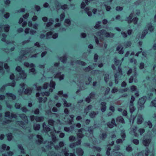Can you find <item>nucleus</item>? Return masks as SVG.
Here are the masks:
<instances>
[{"instance_id": "nucleus-1", "label": "nucleus", "mask_w": 156, "mask_h": 156, "mask_svg": "<svg viewBox=\"0 0 156 156\" xmlns=\"http://www.w3.org/2000/svg\"><path fill=\"white\" fill-rule=\"evenodd\" d=\"M147 98V97L145 96H143L140 98L139 101V105L140 107H142L144 106Z\"/></svg>"}, {"instance_id": "nucleus-2", "label": "nucleus", "mask_w": 156, "mask_h": 156, "mask_svg": "<svg viewBox=\"0 0 156 156\" xmlns=\"http://www.w3.org/2000/svg\"><path fill=\"white\" fill-rule=\"evenodd\" d=\"M10 79L11 80H13L12 82L10 83L6 84L5 85V86H10L12 87L15 86L16 82L14 80L15 78V76L13 74H12L10 76Z\"/></svg>"}, {"instance_id": "nucleus-3", "label": "nucleus", "mask_w": 156, "mask_h": 156, "mask_svg": "<svg viewBox=\"0 0 156 156\" xmlns=\"http://www.w3.org/2000/svg\"><path fill=\"white\" fill-rule=\"evenodd\" d=\"M81 143V140L80 139H78L76 142L73 143L69 145V147L73 148L76 146H78L80 145Z\"/></svg>"}, {"instance_id": "nucleus-4", "label": "nucleus", "mask_w": 156, "mask_h": 156, "mask_svg": "<svg viewBox=\"0 0 156 156\" xmlns=\"http://www.w3.org/2000/svg\"><path fill=\"white\" fill-rule=\"evenodd\" d=\"M101 33L102 34L106 37H110L111 34L113 35L112 34L108 32L106 30L104 29L101 30Z\"/></svg>"}, {"instance_id": "nucleus-5", "label": "nucleus", "mask_w": 156, "mask_h": 156, "mask_svg": "<svg viewBox=\"0 0 156 156\" xmlns=\"http://www.w3.org/2000/svg\"><path fill=\"white\" fill-rule=\"evenodd\" d=\"M46 35L47 37H48L49 36H52V38L54 39H56L58 36V33H55L54 34H53V32L51 31H50L47 33Z\"/></svg>"}, {"instance_id": "nucleus-6", "label": "nucleus", "mask_w": 156, "mask_h": 156, "mask_svg": "<svg viewBox=\"0 0 156 156\" xmlns=\"http://www.w3.org/2000/svg\"><path fill=\"white\" fill-rule=\"evenodd\" d=\"M83 153V151L81 148L79 147L76 148V153L78 156H82Z\"/></svg>"}, {"instance_id": "nucleus-7", "label": "nucleus", "mask_w": 156, "mask_h": 156, "mask_svg": "<svg viewBox=\"0 0 156 156\" xmlns=\"http://www.w3.org/2000/svg\"><path fill=\"white\" fill-rule=\"evenodd\" d=\"M151 142L150 139H146L143 140L142 143L143 145L146 147H148Z\"/></svg>"}, {"instance_id": "nucleus-8", "label": "nucleus", "mask_w": 156, "mask_h": 156, "mask_svg": "<svg viewBox=\"0 0 156 156\" xmlns=\"http://www.w3.org/2000/svg\"><path fill=\"white\" fill-rule=\"evenodd\" d=\"M37 137L38 139L36 140V142L40 144H42L43 141V139L41 135H37L36 136Z\"/></svg>"}, {"instance_id": "nucleus-9", "label": "nucleus", "mask_w": 156, "mask_h": 156, "mask_svg": "<svg viewBox=\"0 0 156 156\" xmlns=\"http://www.w3.org/2000/svg\"><path fill=\"white\" fill-rule=\"evenodd\" d=\"M101 110L102 112H104L106 109V103L105 102H102L101 103Z\"/></svg>"}, {"instance_id": "nucleus-10", "label": "nucleus", "mask_w": 156, "mask_h": 156, "mask_svg": "<svg viewBox=\"0 0 156 156\" xmlns=\"http://www.w3.org/2000/svg\"><path fill=\"white\" fill-rule=\"evenodd\" d=\"M78 132L79 133L77 134V136L78 138V139H80L83 136V135L82 133V129H80L78 130Z\"/></svg>"}, {"instance_id": "nucleus-11", "label": "nucleus", "mask_w": 156, "mask_h": 156, "mask_svg": "<svg viewBox=\"0 0 156 156\" xmlns=\"http://www.w3.org/2000/svg\"><path fill=\"white\" fill-rule=\"evenodd\" d=\"M147 33L148 30H144L142 32L141 35L140 37L141 39H144Z\"/></svg>"}, {"instance_id": "nucleus-12", "label": "nucleus", "mask_w": 156, "mask_h": 156, "mask_svg": "<svg viewBox=\"0 0 156 156\" xmlns=\"http://www.w3.org/2000/svg\"><path fill=\"white\" fill-rule=\"evenodd\" d=\"M90 9L89 7H86L84 9V11L87 13V14L89 16H91L92 15V13L91 11H89Z\"/></svg>"}, {"instance_id": "nucleus-13", "label": "nucleus", "mask_w": 156, "mask_h": 156, "mask_svg": "<svg viewBox=\"0 0 156 156\" xmlns=\"http://www.w3.org/2000/svg\"><path fill=\"white\" fill-rule=\"evenodd\" d=\"M24 65L26 67L30 68L35 67V65L33 63L29 64L28 62H25L24 63Z\"/></svg>"}, {"instance_id": "nucleus-14", "label": "nucleus", "mask_w": 156, "mask_h": 156, "mask_svg": "<svg viewBox=\"0 0 156 156\" xmlns=\"http://www.w3.org/2000/svg\"><path fill=\"white\" fill-rule=\"evenodd\" d=\"M147 27L148 30L151 32H152L154 29V27L152 25L151 23V22L148 23Z\"/></svg>"}, {"instance_id": "nucleus-15", "label": "nucleus", "mask_w": 156, "mask_h": 156, "mask_svg": "<svg viewBox=\"0 0 156 156\" xmlns=\"http://www.w3.org/2000/svg\"><path fill=\"white\" fill-rule=\"evenodd\" d=\"M94 68L92 65H90L85 68L84 69V71L86 72H89L91 71Z\"/></svg>"}, {"instance_id": "nucleus-16", "label": "nucleus", "mask_w": 156, "mask_h": 156, "mask_svg": "<svg viewBox=\"0 0 156 156\" xmlns=\"http://www.w3.org/2000/svg\"><path fill=\"white\" fill-rule=\"evenodd\" d=\"M85 2H82L80 4V7L82 9H84L85 8L86 4H87L88 2H89L88 0H85Z\"/></svg>"}, {"instance_id": "nucleus-17", "label": "nucleus", "mask_w": 156, "mask_h": 156, "mask_svg": "<svg viewBox=\"0 0 156 156\" xmlns=\"http://www.w3.org/2000/svg\"><path fill=\"white\" fill-rule=\"evenodd\" d=\"M135 98L133 95H132L130 101V106H133L134 105V102L135 100Z\"/></svg>"}, {"instance_id": "nucleus-18", "label": "nucleus", "mask_w": 156, "mask_h": 156, "mask_svg": "<svg viewBox=\"0 0 156 156\" xmlns=\"http://www.w3.org/2000/svg\"><path fill=\"white\" fill-rule=\"evenodd\" d=\"M6 136L8 140L9 141H11L13 137L12 133H11L7 134Z\"/></svg>"}, {"instance_id": "nucleus-19", "label": "nucleus", "mask_w": 156, "mask_h": 156, "mask_svg": "<svg viewBox=\"0 0 156 156\" xmlns=\"http://www.w3.org/2000/svg\"><path fill=\"white\" fill-rule=\"evenodd\" d=\"M6 95L7 97H11L13 100H15L16 99V96L12 93H7Z\"/></svg>"}, {"instance_id": "nucleus-20", "label": "nucleus", "mask_w": 156, "mask_h": 156, "mask_svg": "<svg viewBox=\"0 0 156 156\" xmlns=\"http://www.w3.org/2000/svg\"><path fill=\"white\" fill-rule=\"evenodd\" d=\"M122 139L124 140L126 137V134L125 131L124 130H121L120 133Z\"/></svg>"}, {"instance_id": "nucleus-21", "label": "nucleus", "mask_w": 156, "mask_h": 156, "mask_svg": "<svg viewBox=\"0 0 156 156\" xmlns=\"http://www.w3.org/2000/svg\"><path fill=\"white\" fill-rule=\"evenodd\" d=\"M143 118L142 116L137 119V123L138 124H140L142 123L143 120Z\"/></svg>"}, {"instance_id": "nucleus-22", "label": "nucleus", "mask_w": 156, "mask_h": 156, "mask_svg": "<svg viewBox=\"0 0 156 156\" xmlns=\"http://www.w3.org/2000/svg\"><path fill=\"white\" fill-rule=\"evenodd\" d=\"M2 148L4 150H6L9 151L10 149V147L9 146H7L6 144H3L2 145Z\"/></svg>"}, {"instance_id": "nucleus-23", "label": "nucleus", "mask_w": 156, "mask_h": 156, "mask_svg": "<svg viewBox=\"0 0 156 156\" xmlns=\"http://www.w3.org/2000/svg\"><path fill=\"white\" fill-rule=\"evenodd\" d=\"M60 60L63 63H65L67 60V58L66 56H63L60 58Z\"/></svg>"}, {"instance_id": "nucleus-24", "label": "nucleus", "mask_w": 156, "mask_h": 156, "mask_svg": "<svg viewBox=\"0 0 156 156\" xmlns=\"http://www.w3.org/2000/svg\"><path fill=\"white\" fill-rule=\"evenodd\" d=\"M20 117L22 119H23L25 122L28 121L27 117L25 114H21Z\"/></svg>"}, {"instance_id": "nucleus-25", "label": "nucleus", "mask_w": 156, "mask_h": 156, "mask_svg": "<svg viewBox=\"0 0 156 156\" xmlns=\"http://www.w3.org/2000/svg\"><path fill=\"white\" fill-rule=\"evenodd\" d=\"M133 15L132 13L130 14L129 16L126 18L127 20L129 23H130L131 22V20L132 19Z\"/></svg>"}, {"instance_id": "nucleus-26", "label": "nucleus", "mask_w": 156, "mask_h": 156, "mask_svg": "<svg viewBox=\"0 0 156 156\" xmlns=\"http://www.w3.org/2000/svg\"><path fill=\"white\" fill-rule=\"evenodd\" d=\"M76 62L82 66H85L86 64L85 62L83 61H81L80 60H76Z\"/></svg>"}, {"instance_id": "nucleus-27", "label": "nucleus", "mask_w": 156, "mask_h": 156, "mask_svg": "<svg viewBox=\"0 0 156 156\" xmlns=\"http://www.w3.org/2000/svg\"><path fill=\"white\" fill-rule=\"evenodd\" d=\"M55 82L53 81L52 80H51L50 82L49 86L50 87L52 88H54L55 86Z\"/></svg>"}, {"instance_id": "nucleus-28", "label": "nucleus", "mask_w": 156, "mask_h": 156, "mask_svg": "<svg viewBox=\"0 0 156 156\" xmlns=\"http://www.w3.org/2000/svg\"><path fill=\"white\" fill-rule=\"evenodd\" d=\"M34 129L35 130H39L40 128V125L39 124L34 125L33 126Z\"/></svg>"}, {"instance_id": "nucleus-29", "label": "nucleus", "mask_w": 156, "mask_h": 156, "mask_svg": "<svg viewBox=\"0 0 156 156\" xmlns=\"http://www.w3.org/2000/svg\"><path fill=\"white\" fill-rule=\"evenodd\" d=\"M32 92V89L31 88H30L26 89L24 91V93L26 94H28L29 93L30 94Z\"/></svg>"}, {"instance_id": "nucleus-30", "label": "nucleus", "mask_w": 156, "mask_h": 156, "mask_svg": "<svg viewBox=\"0 0 156 156\" xmlns=\"http://www.w3.org/2000/svg\"><path fill=\"white\" fill-rule=\"evenodd\" d=\"M44 119V117L43 116H35V120L37 122H41Z\"/></svg>"}, {"instance_id": "nucleus-31", "label": "nucleus", "mask_w": 156, "mask_h": 156, "mask_svg": "<svg viewBox=\"0 0 156 156\" xmlns=\"http://www.w3.org/2000/svg\"><path fill=\"white\" fill-rule=\"evenodd\" d=\"M98 114V111H96V112H94V111H93L92 112H91L89 113V116L91 118H94L95 114Z\"/></svg>"}, {"instance_id": "nucleus-32", "label": "nucleus", "mask_w": 156, "mask_h": 156, "mask_svg": "<svg viewBox=\"0 0 156 156\" xmlns=\"http://www.w3.org/2000/svg\"><path fill=\"white\" fill-rule=\"evenodd\" d=\"M151 105L156 108V99L155 98L151 102Z\"/></svg>"}, {"instance_id": "nucleus-33", "label": "nucleus", "mask_w": 156, "mask_h": 156, "mask_svg": "<svg viewBox=\"0 0 156 156\" xmlns=\"http://www.w3.org/2000/svg\"><path fill=\"white\" fill-rule=\"evenodd\" d=\"M126 150L128 152H130L132 151L133 149L130 145H129L126 147Z\"/></svg>"}, {"instance_id": "nucleus-34", "label": "nucleus", "mask_w": 156, "mask_h": 156, "mask_svg": "<svg viewBox=\"0 0 156 156\" xmlns=\"http://www.w3.org/2000/svg\"><path fill=\"white\" fill-rule=\"evenodd\" d=\"M138 18L137 17H135L132 19L131 20L132 22H133V23L136 25L137 24L138 21Z\"/></svg>"}, {"instance_id": "nucleus-35", "label": "nucleus", "mask_w": 156, "mask_h": 156, "mask_svg": "<svg viewBox=\"0 0 156 156\" xmlns=\"http://www.w3.org/2000/svg\"><path fill=\"white\" fill-rule=\"evenodd\" d=\"M117 120L119 122L122 123H124V120L122 116H120L118 117L117 119Z\"/></svg>"}, {"instance_id": "nucleus-36", "label": "nucleus", "mask_w": 156, "mask_h": 156, "mask_svg": "<svg viewBox=\"0 0 156 156\" xmlns=\"http://www.w3.org/2000/svg\"><path fill=\"white\" fill-rule=\"evenodd\" d=\"M41 94L43 96H44V95L47 96H48L49 95L50 93L49 91H47L45 92H41Z\"/></svg>"}, {"instance_id": "nucleus-37", "label": "nucleus", "mask_w": 156, "mask_h": 156, "mask_svg": "<svg viewBox=\"0 0 156 156\" xmlns=\"http://www.w3.org/2000/svg\"><path fill=\"white\" fill-rule=\"evenodd\" d=\"M69 140L70 141L72 142L76 140V138L74 136L71 135L69 137Z\"/></svg>"}, {"instance_id": "nucleus-38", "label": "nucleus", "mask_w": 156, "mask_h": 156, "mask_svg": "<svg viewBox=\"0 0 156 156\" xmlns=\"http://www.w3.org/2000/svg\"><path fill=\"white\" fill-rule=\"evenodd\" d=\"M19 149L21 150V152L22 153H24V149L21 144H19L17 145Z\"/></svg>"}, {"instance_id": "nucleus-39", "label": "nucleus", "mask_w": 156, "mask_h": 156, "mask_svg": "<svg viewBox=\"0 0 156 156\" xmlns=\"http://www.w3.org/2000/svg\"><path fill=\"white\" fill-rule=\"evenodd\" d=\"M109 79V75L108 74H106L104 76V80L106 82H107Z\"/></svg>"}, {"instance_id": "nucleus-40", "label": "nucleus", "mask_w": 156, "mask_h": 156, "mask_svg": "<svg viewBox=\"0 0 156 156\" xmlns=\"http://www.w3.org/2000/svg\"><path fill=\"white\" fill-rule=\"evenodd\" d=\"M49 21H50V22H48L46 24V26L47 27H48L51 26L52 24V22L53 21V20L52 19H50L49 20Z\"/></svg>"}, {"instance_id": "nucleus-41", "label": "nucleus", "mask_w": 156, "mask_h": 156, "mask_svg": "<svg viewBox=\"0 0 156 156\" xmlns=\"http://www.w3.org/2000/svg\"><path fill=\"white\" fill-rule=\"evenodd\" d=\"M106 124L107 126L110 129H112L114 127L113 125L110 122H108Z\"/></svg>"}, {"instance_id": "nucleus-42", "label": "nucleus", "mask_w": 156, "mask_h": 156, "mask_svg": "<svg viewBox=\"0 0 156 156\" xmlns=\"http://www.w3.org/2000/svg\"><path fill=\"white\" fill-rule=\"evenodd\" d=\"M140 135H141L145 132V129L144 128H140L138 130Z\"/></svg>"}, {"instance_id": "nucleus-43", "label": "nucleus", "mask_w": 156, "mask_h": 156, "mask_svg": "<svg viewBox=\"0 0 156 156\" xmlns=\"http://www.w3.org/2000/svg\"><path fill=\"white\" fill-rule=\"evenodd\" d=\"M4 31L6 32H8L9 30V25H7L4 27Z\"/></svg>"}, {"instance_id": "nucleus-44", "label": "nucleus", "mask_w": 156, "mask_h": 156, "mask_svg": "<svg viewBox=\"0 0 156 156\" xmlns=\"http://www.w3.org/2000/svg\"><path fill=\"white\" fill-rule=\"evenodd\" d=\"M16 70L18 72H20L22 71L23 72V73L24 74L23 71L22 70L21 67L20 66H17L16 67Z\"/></svg>"}, {"instance_id": "nucleus-45", "label": "nucleus", "mask_w": 156, "mask_h": 156, "mask_svg": "<svg viewBox=\"0 0 156 156\" xmlns=\"http://www.w3.org/2000/svg\"><path fill=\"white\" fill-rule=\"evenodd\" d=\"M54 122V121L52 119H50L48 121V124L51 126H53Z\"/></svg>"}, {"instance_id": "nucleus-46", "label": "nucleus", "mask_w": 156, "mask_h": 156, "mask_svg": "<svg viewBox=\"0 0 156 156\" xmlns=\"http://www.w3.org/2000/svg\"><path fill=\"white\" fill-rule=\"evenodd\" d=\"M71 104L70 103H68L66 100H65L64 101V105L67 107H68L70 106Z\"/></svg>"}, {"instance_id": "nucleus-47", "label": "nucleus", "mask_w": 156, "mask_h": 156, "mask_svg": "<svg viewBox=\"0 0 156 156\" xmlns=\"http://www.w3.org/2000/svg\"><path fill=\"white\" fill-rule=\"evenodd\" d=\"M131 44V42L130 41H127L125 43V46L128 47H129Z\"/></svg>"}, {"instance_id": "nucleus-48", "label": "nucleus", "mask_w": 156, "mask_h": 156, "mask_svg": "<svg viewBox=\"0 0 156 156\" xmlns=\"http://www.w3.org/2000/svg\"><path fill=\"white\" fill-rule=\"evenodd\" d=\"M123 9V8L122 7L120 6H117L116 7L115 9L117 11H122Z\"/></svg>"}, {"instance_id": "nucleus-49", "label": "nucleus", "mask_w": 156, "mask_h": 156, "mask_svg": "<svg viewBox=\"0 0 156 156\" xmlns=\"http://www.w3.org/2000/svg\"><path fill=\"white\" fill-rule=\"evenodd\" d=\"M105 6V7L106 10L107 12L109 11L111 9V7L109 5H107L105 4L104 5Z\"/></svg>"}, {"instance_id": "nucleus-50", "label": "nucleus", "mask_w": 156, "mask_h": 156, "mask_svg": "<svg viewBox=\"0 0 156 156\" xmlns=\"http://www.w3.org/2000/svg\"><path fill=\"white\" fill-rule=\"evenodd\" d=\"M130 90L132 91H135L136 90L137 88L134 85H132L130 87Z\"/></svg>"}, {"instance_id": "nucleus-51", "label": "nucleus", "mask_w": 156, "mask_h": 156, "mask_svg": "<svg viewBox=\"0 0 156 156\" xmlns=\"http://www.w3.org/2000/svg\"><path fill=\"white\" fill-rule=\"evenodd\" d=\"M120 62V61L119 60L116 59V60L115 61V65L116 66H119L120 65V64L119 65Z\"/></svg>"}, {"instance_id": "nucleus-52", "label": "nucleus", "mask_w": 156, "mask_h": 156, "mask_svg": "<svg viewBox=\"0 0 156 156\" xmlns=\"http://www.w3.org/2000/svg\"><path fill=\"white\" fill-rule=\"evenodd\" d=\"M95 93L94 92H92L89 94V97L91 99H93L94 97Z\"/></svg>"}, {"instance_id": "nucleus-53", "label": "nucleus", "mask_w": 156, "mask_h": 156, "mask_svg": "<svg viewBox=\"0 0 156 156\" xmlns=\"http://www.w3.org/2000/svg\"><path fill=\"white\" fill-rule=\"evenodd\" d=\"M133 143L135 145H138L139 143V140L137 139H134L133 140Z\"/></svg>"}, {"instance_id": "nucleus-54", "label": "nucleus", "mask_w": 156, "mask_h": 156, "mask_svg": "<svg viewBox=\"0 0 156 156\" xmlns=\"http://www.w3.org/2000/svg\"><path fill=\"white\" fill-rule=\"evenodd\" d=\"M65 22L66 23L69 25L71 23V20L68 18L66 19L65 20Z\"/></svg>"}, {"instance_id": "nucleus-55", "label": "nucleus", "mask_w": 156, "mask_h": 156, "mask_svg": "<svg viewBox=\"0 0 156 156\" xmlns=\"http://www.w3.org/2000/svg\"><path fill=\"white\" fill-rule=\"evenodd\" d=\"M60 18L61 20H62L64 19L65 17V13L64 12L61 13L60 15Z\"/></svg>"}, {"instance_id": "nucleus-56", "label": "nucleus", "mask_w": 156, "mask_h": 156, "mask_svg": "<svg viewBox=\"0 0 156 156\" xmlns=\"http://www.w3.org/2000/svg\"><path fill=\"white\" fill-rule=\"evenodd\" d=\"M144 64L143 62H141L140 64L139 68L141 69H144Z\"/></svg>"}, {"instance_id": "nucleus-57", "label": "nucleus", "mask_w": 156, "mask_h": 156, "mask_svg": "<svg viewBox=\"0 0 156 156\" xmlns=\"http://www.w3.org/2000/svg\"><path fill=\"white\" fill-rule=\"evenodd\" d=\"M91 99L90 97L89 96H88L86 98L85 101L87 103H89Z\"/></svg>"}, {"instance_id": "nucleus-58", "label": "nucleus", "mask_w": 156, "mask_h": 156, "mask_svg": "<svg viewBox=\"0 0 156 156\" xmlns=\"http://www.w3.org/2000/svg\"><path fill=\"white\" fill-rule=\"evenodd\" d=\"M134 79V77L133 76H131L129 80V83H133V80Z\"/></svg>"}, {"instance_id": "nucleus-59", "label": "nucleus", "mask_w": 156, "mask_h": 156, "mask_svg": "<svg viewBox=\"0 0 156 156\" xmlns=\"http://www.w3.org/2000/svg\"><path fill=\"white\" fill-rule=\"evenodd\" d=\"M144 151L145 152V154L146 156H147L149 153V150L148 147H146V149Z\"/></svg>"}, {"instance_id": "nucleus-60", "label": "nucleus", "mask_w": 156, "mask_h": 156, "mask_svg": "<svg viewBox=\"0 0 156 156\" xmlns=\"http://www.w3.org/2000/svg\"><path fill=\"white\" fill-rule=\"evenodd\" d=\"M39 112L40 111L38 108L36 109L34 111V114L35 115H38Z\"/></svg>"}, {"instance_id": "nucleus-61", "label": "nucleus", "mask_w": 156, "mask_h": 156, "mask_svg": "<svg viewBox=\"0 0 156 156\" xmlns=\"http://www.w3.org/2000/svg\"><path fill=\"white\" fill-rule=\"evenodd\" d=\"M110 122L114 126H116V125L115 123V120L114 118L112 119L111 121Z\"/></svg>"}, {"instance_id": "nucleus-62", "label": "nucleus", "mask_w": 156, "mask_h": 156, "mask_svg": "<svg viewBox=\"0 0 156 156\" xmlns=\"http://www.w3.org/2000/svg\"><path fill=\"white\" fill-rule=\"evenodd\" d=\"M118 91V90L117 88L115 87H113L112 90V93H115Z\"/></svg>"}, {"instance_id": "nucleus-63", "label": "nucleus", "mask_w": 156, "mask_h": 156, "mask_svg": "<svg viewBox=\"0 0 156 156\" xmlns=\"http://www.w3.org/2000/svg\"><path fill=\"white\" fill-rule=\"evenodd\" d=\"M101 136L104 139L106 138L107 136V132H105L102 133Z\"/></svg>"}, {"instance_id": "nucleus-64", "label": "nucleus", "mask_w": 156, "mask_h": 156, "mask_svg": "<svg viewBox=\"0 0 156 156\" xmlns=\"http://www.w3.org/2000/svg\"><path fill=\"white\" fill-rule=\"evenodd\" d=\"M67 8V5L66 4H64L61 6V8L63 10H65Z\"/></svg>"}]
</instances>
